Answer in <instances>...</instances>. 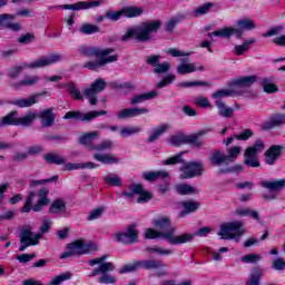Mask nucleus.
I'll list each match as a JSON object with an SVG mask.
<instances>
[{"mask_svg": "<svg viewBox=\"0 0 285 285\" xmlns=\"http://www.w3.org/2000/svg\"><path fill=\"white\" fill-rule=\"evenodd\" d=\"M99 138V132L98 131H91L88 134H85L80 137V144L88 146L95 141V139Z\"/></svg>", "mask_w": 285, "mask_h": 285, "instance_id": "58", "label": "nucleus"}, {"mask_svg": "<svg viewBox=\"0 0 285 285\" xmlns=\"http://www.w3.org/2000/svg\"><path fill=\"white\" fill-rule=\"evenodd\" d=\"M104 3V0L96 1H78L73 4H61V10H90V8H99Z\"/></svg>", "mask_w": 285, "mask_h": 285, "instance_id": "17", "label": "nucleus"}, {"mask_svg": "<svg viewBox=\"0 0 285 285\" xmlns=\"http://www.w3.org/2000/svg\"><path fill=\"white\" fill-rule=\"evenodd\" d=\"M142 14L144 9L140 7H125L119 11H107L105 19H109V21H119L121 17H126L127 19H135V17H141Z\"/></svg>", "mask_w": 285, "mask_h": 285, "instance_id": "11", "label": "nucleus"}, {"mask_svg": "<svg viewBox=\"0 0 285 285\" xmlns=\"http://www.w3.org/2000/svg\"><path fill=\"white\" fill-rule=\"evenodd\" d=\"M233 95H235V88L232 87L229 89H219L217 91H215L212 97L213 99H216V101H222V99H224V97H233Z\"/></svg>", "mask_w": 285, "mask_h": 285, "instance_id": "51", "label": "nucleus"}, {"mask_svg": "<svg viewBox=\"0 0 285 285\" xmlns=\"http://www.w3.org/2000/svg\"><path fill=\"white\" fill-rule=\"evenodd\" d=\"M66 88L69 95H71L73 99H76L77 101H82L83 95L81 94V91L79 90V88L75 82H68L66 85Z\"/></svg>", "mask_w": 285, "mask_h": 285, "instance_id": "46", "label": "nucleus"}, {"mask_svg": "<svg viewBox=\"0 0 285 285\" xmlns=\"http://www.w3.org/2000/svg\"><path fill=\"white\" fill-rule=\"evenodd\" d=\"M39 76H27L24 79L13 85V88H21L22 86H35L36 83H39Z\"/></svg>", "mask_w": 285, "mask_h": 285, "instance_id": "53", "label": "nucleus"}, {"mask_svg": "<svg viewBox=\"0 0 285 285\" xmlns=\"http://www.w3.org/2000/svg\"><path fill=\"white\" fill-rule=\"evenodd\" d=\"M244 233V223L235 220L220 225V230L218 232V235L222 239H235V242H239Z\"/></svg>", "mask_w": 285, "mask_h": 285, "instance_id": "6", "label": "nucleus"}, {"mask_svg": "<svg viewBox=\"0 0 285 285\" xmlns=\"http://www.w3.org/2000/svg\"><path fill=\"white\" fill-rule=\"evenodd\" d=\"M176 193L178 195H199V189L188 184H180L176 186Z\"/></svg>", "mask_w": 285, "mask_h": 285, "instance_id": "42", "label": "nucleus"}, {"mask_svg": "<svg viewBox=\"0 0 285 285\" xmlns=\"http://www.w3.org/2000/svg\"><path fill=\"white\" fill-rule=\"evenodd\" d=\"M157 95H158L157 91H149L147 94L134 96L131 98V106H137V104H144V101L155 99Z\"/></svg>", "mask_w": 285, "mask_h": 285, "instance_id": "40", "label": "nucleus"}, {"mask_svg": "<svg viewBox=\"0 0 285 285\" xmlns=\"http://www.w3.org/2000/svg\"><path fill=\"white\" fill-rule=\"evenodd\" d=\"M179 21H184V16H176L169 19L165 27L166 32H173L175 28H177Z\"/></svg>", "mask_w": 285, "mask_h": 285, "instance_id": "61", "label": "nucleus"}, {"mask_svg": "<svg viewBox=\"0 0 285 285\" xmlns=\"http://www.w3.org/2000/svg\"><path fill=\"white\" fill-rule=\"evenodd\" d=\"M282 150H284V146L273 145L265 153V164L268 166H275V163L282 157Z\"/></svg>", "mask_w": 285, "mask_h": 285, "instance_id": "21", "label": "nucleus"}, {"mask_svg": "<svg viewBox=\"0 0 285 285\" xmlns=\"http://www.w3.org/2000/svg\"><path fill=\"white\" fill-rule=\"evenodd\" d=\"M96 250L95 245L86 244L83 240H76L67 246V250L60 255V259H68L75 255H86Z\"/></svg>", "mask_w": 285, "mask_h": 285, "instance_id": "10", "label": "nucleus"}, {"mask_svg": "<svg viewBox=\"0 0 285 285\" xmlns=\"http://www.w3.org/2000/svg\"><path fill=\"white\" fill-rule=\"evenodd\" d=\"M285 124V115L276 114L274 115L269 121L266 124V128H276L277 126H282Z\"/></svg>", "mask_w": 285, "mask_h": 285, "instance_id": "50", "label": "nucleus"}, {"mask_svg": "<svg viewBox=\"0 0 285 285\" xmlns=\"http://www.w3.org/2000/svg\"><path fill=\"white\" fill-rule=\"evenodd\" d=\"M236 215H239L240 217H252V219L259 222V213L250 208L236 209Z\"/></svg>", "mask_w": 285, "mask_h": 285, "instance_id": "52", "label": "nucleus"}, {"mask_svg": "<svg viewBox=\"0 0 285 285\" xmlns=\"http://www.w3.org/2000/svg\"><path fill=\"white\" fill-rule=\"evenodd\" d=\"M46 95H48V91H42L29 98L13 100L10 104L11 106H17L18 108H30V106H35V104L39 102V97H46Z\"/></svg>", "mask_w": 285, "mask_h": 285, "instance_id": "20", "label": "nucleus"}, {"mask_svg": "<svg viewBox=\"0 0 285 285\" xmlns=\"http://www.w3.org/2000/svg\"><path fill=\"white\" fill-rule=\"evenodd\" d=\"M215 106L218 108V115L225 119H230V117H233L235 114V109L226 106V102H224L222 99L216 100Z\"/></svg>", "mask_w": 285, "mask_h": 285, "instance_id": "30", "label": "nucleus"}, {"mask_svg": "<svg viewBox=\"0 0 285 285\" xmlns=\"http://www.w3.org/2000/svg\"><path fill=\"white\" fill-rule=\"evenodd\" d=\"M233 35H236L237 39H242V31L240 29L233 28V27H225L223 29L216 30L214 32L207 33V37H220L222 39H230Z\"/></svg>", "mask_w": 285, "mask_h": 285, "instance_id": "19", "label": "nucleus"}, {"mask_svg": "<svg viewBox=\"0 0 285 285\" xmlns=\"http://www.w3.org/2000/svg\"><path fill=\"white\" fill-rule=\"evenodd\" d=\"M69 279H72V273L70 272H65L56 277H53L50 281V285H60L63 284V282H68Z\"/></svg>", "mask_w": 285, "mask_h": 285, "instance_id": "56", "label": "nucleus"}, {"mask_svg": "<svg viewBox=\"0 0 285 285\" xmlns=\"http://www.w3.org/2000/svg\"><path fill=\"white\" fill-rule=\"evenodd\" d=\"M108 83L104 78L96 79L90 87L83 89L85 97L89 100L90 106H97V95L106 90Z\"/></svg>", "mask_w": 285, "mask_h": 285, "instance_id": "12", "label": "nucleus"}, {"mask_svg": "<svg viewBox=\"0 0 285 285\" xmlns=\"http://www.w3.org/2000/svg\"><path fill=\"white\" fill-rule=\"evenodd\" d=\"M150 110L146 107L144 108H127L118 111L117 117L118 119H130L132 117H139L141 115H147Z\"/></svg>", "mask_w": 285, "mask_h": 285, "instance_id": "24", "label": "nucleus"}, {"mask_svg": "<svg viewBox=\"0 0 285 285\" xmlns=\"http://www.w3.org/2000/svg\"><path fill=\"white\" fill-rule=\"evenodd\" d=\"M14 14L2 13L0 14V27L7 28L8 30H12V32H19L21 30V23L12 22L14 21Z\"/></svg>", "mask_w": 285, "mask_h": 285, "instance_id": "22", "label": "nucleus"}, {"mask_svg": "<svg viewBox=\"0 0 285 285\" xmlns=\"http://www.w3.org/2000/svg\"><path fill=\"white\" fill-rule=\"evenodd\" d=\"M263 188H267L269 193H279V190H284L285 188V179L281 178L278 180H265L261 183Z\"/></svg>", "mask_w": 285, "mask_h": 285, "instance_id": "26", "label": "nucleus"}, {"mask_svg": "<svg viewBox=\"0 0 285 285\" xmlns=\"http://www.w3.org/2000/svg\"><path fill=\"white\" fill-rule=\"evenodd\" d=\"M197 70H204V66L197 68L195 63H181L177 67L178 75H190V72H197Z\"/></svg>", "mask_w": 285, "mask_h": 285, "instance_id": "39", "label": "nucleus"}, {"mask_svg": "<svg viewBox=\"0 0 285 285\" xmlns=\"http://www.w3.org/2000/svg\"><path fill=\"white\" fill-rule=\"evenodd\" d=\"M49 190L46 188H42L38 191V202L36 205L32 206V202H35V197H37V193L31 191L29 196L26 199L24 206L21 209V213H30L33 210L35 213H39L40 210H43V206H48L50 204V199L48 198Z\"/></svg>", "mask_w": 285, "mask_h": 285, "instance_id": "5", "label": "nucleus"}, {"mask_svg": "<svg viewBox=\"0 0 285 285\" xmlns=\"http://www.w3.org/2000/svg\"><path fill=\"white\" fill-rule=\"evenodd\" d=\"M170 125L168 124H164L158 126L157 128L151 130V135L148 138V142L153 144V141H157V139H159V137H161V135H164V132H168V130H170Z\"/></svg>", "mask_w": 285, "mask_h": 285, "instance_id": "34", "label": "nucleus"}, {"mask_svg": "<svg viewBox=\"0 0 285 285\" xmlns=\"http://www.w3.org/2000/svg\"><path fill=\"white\" fill-rule=\"evenodd\" d=\"M242 154V147L235 146L227 149V155L219 149H214L209 157L210 166H228Z\"/></svg>", "mask_w": 285, "mask_h": 285, "instance_id": "4", "label": "nucleus"}, {"mask_svg": "<svg viewBox=\"0 0 285 285\" xmlns=\"http://www.w3.org/2000/svg\"><path fill=\"white\" fill-rule=\"evenodd\" d=\"M94 159L106 165L119 164V158L115 154H95Z\"/></svg>", "mask_w": 285, "mask_h": 285, "instance_id": "32", "label": "nucleus"}, {"mask_svg": "<svg viewBox=\"0 0 285 285\" xmlns=\"http://www.w3.org/2000/svg\"><path fill=\"white\" fill-rule=\"evenodd\" d=\"M43 128H50L55 124V114L52 109H46L39 115Z\"/></svg>", "mask_w": 285, "mask_h": 285, "instance_id": "33", "label": "nucleus"}, {"mask_svg": "<svg viewBox=\"0 0 285 285\" xmlns=\"http://www.w3.org/2000/svg\"><path fill=\"white\" fill-rule=\"evenodd\" d=\"M257 81V76H240L229 82V87L234 88H250Z\"/></svg>", "mask_w": 285, "mask_h": 285, "instance_id": "23", "label": "nucleus"}, {"mask_svg": "<svg viewBox=\"0 0 285 285\" xmlns=\"http://www.w3.org/2000/svg\"><path fill=\"white\" fill-rule=\"evenodd\" d=\"M0 126H19V112L11 111L0 119Z\"/></svg>", "mask_w": 285, "mask_h": 285, "instance_id": "37", "label": "nucleus"}, {"mask_svg": "<svg viewBox=\"0 0 285 285\" xmlns=\"http://www.w3.org/2000/svg\"><path fill=\"white\" fill-rule=\"evenodd\" d=\"M86 168H89L90 170H92L95 168H99V165L92 161H88V163H78V164L69 163L63 166V170H81Z\"/></svg>", "mask_w": 285, "mask_h": 285, "instance_id": "31", "label": "nucleus"}, {"mask_svg": "<svg viewBox=\"0 0 285 285\" xmlns=\"http://www.w3.org/2000/svg\"><path fill=\"white\" fill-rule=\"evenodd\" d=\"M266 146L263 140H256L255 144L250 147H247L244 153V164L245 166H249V168H259V160L257 155L259 153H264Z\"/></svg>", "mask_w": 285, "mask_h": 285, "instance_id": "9", "label": "nucleus"}, {"mask_svg": "<svg viewBox=\"0 0 285 285\" xmlns=\"http://www.w3.org/2000/svg\"><path fill=\"white\" fill-rule=\"evenodd\" d=\"M114 147H115V142H112V140H110V139H106V140H102L98 145L90 146L89 149L101 153L104 150H112Z\"/></svg>", "mask_w": 285, "mask_h": 285, "instance_id": "49", "label": "nucleus"}, {"mask_svg": "<svg viewBox=\"0 0 285 285\" xmlns=\"http://www.w3.org/2000/svg\"><path fill=\"white\" fill-rule=\"evenodd\" d=\"M208 132H210V129H202L194 135H189V136L187 135L186 141H187V144H190L191 146H195L196 148H202V146H204V142H202V140H199V138L208 135Z\"/></svg>", "mask_w": 285, "mask_h": 285, "instance_id": "28", "label": "nucleus"}, {"mask_svg": "<svg viewBox=\"0 0 285 285\" xmlns=\"http://www.w3.org/2000/svg\"><path fill=\"white\" fill-rule=\"evenodd\" d=\"M139 233L135 226H129L125 232H118L114 235L116 242L120 244H135L137 242Z\"/></svg>", "mask_w": 285, "mask_h": 285, "instance_id": "16", "label": "nucleus"}, {"mask_svg": "<svg viewBox=\"0 0 285 285\" xmlns=\"http://www.w3.org/2000/svg\"><path fill=\"white\" fill-rule=\"evenodd\" d=\"M139 132H141V128L139 127H124L120 129L121 137H130Z\"/></svg>", "mask_w": 285, "mask_h": 285, "instance_id": "63", "label": "nucleus"}, {"mask_svg": "<svg viewBox=\"0 0 285 285\" xmlns=\"http://www.w3.org/2000/svg\"><path fill=\"white\" fill-rule=\"evenodd\" d=\"M153 225L156 228H159V230H167V232H159L157 229H151V230H155L156 233H168V230H170L171 228H175V227H170L171 226L170 218L166 216L154 219Z\"/></svg>", "mask_w": 285, "mask_h": 285, "instance_id": "29", "label": "nucleus"}, {"mask_svg": "<svg viewBox=\"0 0 285 285\" xmlns=\"http://www.w3.org/2000/svg\"><path fill=\"white\" fill-rule=\"evenodd\" d=\"M80 32L82 35H95L96 32H99V27H97L96 24L85 23L81 26Z\"/></svg>", "mask_w": 285, "mask_h": 285, "instance_id": "64", "label": "nucleus"}, {"mask_svg": "<svg viewBox=\"0 0 285 285\" xmlns=\"http://www.w3.org/2000/svg\"><path fill=\"white\" fill-rule=\"evenodd\" d=\"M169 144L171 146H184V144H187V135L185 134H177L170 137Z\"/></svg>", "mask_w": 285, "mask_h": 285, "instance_id": "60", "label": "nucleus"}, {"mask_svg": "<svg viewBox=\"0 0 285 285\" xmlns=\"http://www.w3.org/2000/svg\"><path fill=\"white\" fill-rule=\"evenodd\" d=\"M237 30H255L257 28V24L252 19L245 18L237 21ZM244 35V31L242 32Z\"/></svg>", "mask_w": 285, "mask_h": 285, "instance_id": "47", "label": "nucleus"}, {"mask_svg": "<svg viewBox=\"0 0 285 285\" xmlns=\"http://www.w3.org/2000/svg\"><path fill=\"white\" fill-rule=\"evenodd\" d=\"M144 179L146 181H157V179H168V171L159 170V171H148L142 174Z\"/></svg>", "mask_w": 285, "mask_h": 285, "instance_id": "38", "label": "nucleus"}, {"mask_svg": "<svg viewBox=\"0 0 285 285\" xmlns=\"http://www.w3.org/2000/svg\"><path fill=\"white\" fill-rule=\"evenodd\" d=\"M49 213L58 215L60 213H66V202L63 199H56L49 207Z\"/></svg>", "mask_w": 285, "mask_h": 285, "instance_id": "44", "label": "nucleus"}, {"mask_svg": "<svg viewBox=\"0 0 285 285\" xmlns=\"http://www.w3.org/2000/svg\"><path fill=\"white\" fill-rule=\"evenodd\" d=\"M33 228L31 225H23L20 228L19 239H20V246L19 250L20 253H23L26 248H30V246H39V239H41V234L33 233Z\"/></svg>", "mask_w": 285, "mask_h": 285, "instance_id": "7", "label": "nucleus"}, {"mask_svg": "<svg viewBox=\"0 0 285 285\" xmlns=\"http://www.w3.org/2000/svg\"><path fill=\"white\" fill-rule=\"evenodd\" d=\"M78 51L80 52V55H83L85 57H92V55H95L96 57H108V55H112V52H115V49H98L95 47L81 46L79 47Z\"/></svg>", "mask_w": 285, "mask_h": 285, "instance_id": "18", "label": "nucleus"}, {"mask_svg": "<svg viewBox=\"0 0 285 285\" xmlns=\"http://www.w3.org/2000/svg\"><path fill=\"white\" fill-rule=\"evenodd\" d=\"M213 8H215V3L206 2L205 4L198 7L194 10V17H202L204 14H208V12H210V10H213Z\"/></svg>", "mask_w": 285, "mask_h": 285, "instance_id": "54", "label": "nucleus"}, {"mask_svg": "<svg viewBox=\"0 0 285 285\" xmlns=\"http://www.w3.org/2000/svg\"><path fill=\"white\" fill-rule=\"evenodd\" d=\"M178 206L184 208V210L179 213V217H185L190 215V213H195L199 208L200 204L195 200H186L178 203Z\"/></svg>", "mask_w": 285, "mask_h": 285, "instance_id": "27", "label": "nucleus"}, {"mask_svg": "<svg viewBox=\"0 0 285 285\" xmlns=\"http://www.w3.org/2000/svg\"><path fill=\"white\" fill-rule=\"evenodd\" d=\"M170 125L168 124H164L158 126L157 128L151 130V135L148 138V142L153 144V141H157V139H159V137H161V135H164V132H168V130H170Z\"/></svg>", "mask_w": 285, "mask_h": 285, "instance_id": "36", "label": "nucleus"}, {"mask_svg": "<svg viewBox=\"0 0 285 285\" xmlns=\"http://www.w3.org/2000/svg\"><path fill=\"white\" fill-rule=\"evenodd\" d=\"M252 43H255L254 38H250L249 40H246L245 42H243V45L236 46L234 48V51L239 57V56L244 55V52H248V50H250Z\"/></svg>", "mask_w": 285, "mask_h": 285, "instance_id": "55", "label": "nucleus"}, {"mask_svg": "<svg viewBox=\"0 0 285 285\" xmlns=\"http://www.w3.org/2000/svg\"><path fill=\"white\" fill-rule=\"evenodd\" d=\"M104 115H108V111L100 110V111H89V112H81V111H68L63 119H76L77 121H92V119H97V117H101Z\"/></svg>", "mask_w": 285, "mask_h": 285, "instance_id": "13", "label": "nucleus"}, {"mask_svg": "<svg viewBox=\"0 0 285 285\" xmlns=\"http://www.w3.org/2000/svg\"><path fill=\"white\" fill-rule=\"evenodd\" d=\"M176 233L177 228H171L167 233H159L148 228L145 232V239H165L171 246H179L181 244H190V242L195 239L196 235L199 237H206L208 233H210V228L203 227L198 229L196 234L184 233L175 235Z\"/></svg>", "mask_w": 285, "mask_h": 285, "instance_id": "1", "label": "nucleus"}, {"mask_svg": "<svg viewBox=\"0 0 285 285\" xmlns=\"http://www.w3.org/2000/svg\"><path fill=\"white\" fill-rule=\"evenodd\" d=\"M261 83L263 86L264 92H267L268 95H272L273 92H277L279 88L276 87L275 83H273L272 78H262Z\"/></svg>", "mask_w": 285, "mask_h": 285, "instance_id": "45", "label": "nucleus"}, {"mask_svg": "<svg viewBox=\"0 0 285 285\" xmlns=\"http://www.w3.org/2000/svg\"><path fill=\"white\" fill-rule=\"evenodd\" d=\"M160 28L161 21L159 20L141 22L138 26L127 29L120 40L125 43L126 41H130V39H135L136 41H150V35L158 32Z\"/></svg>", "mask_w": 285, "mask_h": 285, "instance_id": "2", "label": "nucleus"}, {"mask_svg": "<svg viewBox=\"0 0 285 285\" xmlns=\"http://www.w3.org/2000/svg\"><path fill=\"white\" fill-rule=\"evenodd\" d=\"M45 161L47 164H56V166H63L66 164V158L59 154L49 153L43 156Z\"/></svg>", "mask_w": 285, "mask_h": 285, "instance_id": "43", "label": "nucleus"}, {"mask_svg": "<svg viewBox=\"0 0 285 285\" xmlns=\"http://www.w3.org/2000/svg\"><path fill=\"white\" fill-rule=\"evenodd\" d=\"M129 188L131 191H122L120 197H128V199H132L135 195H139L138 204L150 202L153 199V194L150 191H146L141 185H131Z\"/></svg>", "mask_w": 285, "mask_h": 285, "instance_id": "14", "label": "nucleus"}, {"mask_svg": "<svg viewBox=\"0 0 285 285\" xmlns=\"http://www.w3.org/2000/svg\"><path fill=\"white\" fill-rule=\"evenodd\" d=\"M244 264H257L262 262V256L259 254H247L240 258Z\"/></svg>", "mask_w": 285, "mask_h": 285, "instance_id": "62", "label": "nucleus"}, {"mask_svg": "<svg viewBox=\"0 0 285 285\" xmlns=\"http://www.w3.org/2000/svg\"><path fill=\"white\" fill-rule=\"evenodd\" d=\"M115 269V264L111 262H105L104 264H100L98 267H96L89 277H97V275H101L98 277V284H117V276L108 274L112 273Z\"/></svg>", "mask_w": 285, "mask_h": 285, "instance_id": "8", "label": "nucleus"}, {"mask_svg": "<svg viewBox=\"0 0 285 285\" xmlns=\"http://www.w3.org/2000/svg\"><path fill=\"white\" fill-rule=\"evenodd\" d=\"M146 253H155L156 255H160L161 257L173 255V249H166L159 246H154V247H146Z\"/></svg>", "mask_w": 285, "mask_h": 285, "instance_id": "57", "label": "nucleus"}, {"mask_svg": "<svg viewBox=\"0 0 285 285\" xmlns=\"http://www.w3.org/2000/svg\"><path fill=\"white\" fill-rule=\"evenodd\" d=\"M59 61H63V55L61 53L42 56L29 65L12 67L11 69H9V77L11 79H17V77H19L20 72H22L24 68H31V70H37L39 68L55 66V63H59Z\"/></svg>", "mask_w": 285, "mask_h": 285, "instance_id": "3", "label": "nucleus"}, {"mask_svg": "<svg viewBox=\"0 0 285 285\" xmlns=\"http://www.w3.org/2000/svg\"><path fill=\"white\" fill-rule=\"evenodd\" d=\"M140 268L145 271H160V268H166V263L161 259H144L138 261Z\"/></svg>", "mask_w": 285, "mask_h": 285, "instance_id": "25", "label": "nucleus"}, {"mask_svg": "<svg viewBox=\"0 0 285 285\" xmlns=\"http://www.w3.org/2000/svg\"><path fill=\"white\" fill-rule=\"evenodd\" d=\"M170 125L168 124H164L158 126L157 128L151 130V135L148 138V142L153 144V141H157V139H159V137H161V135H164V132H168V130H170Z\"/></svg>", "mask_w": 285, "mask_h": 285, "instance_id": "35", "label": "nucleus"}, {"mask_svg": "<svg viewBox=\"0 0 285 285\" xmlns=\"http://www.w3.org/2000/svg\"><path fill=\"white\" fill-rule=\"evenodd\" d=\"M204 170V165L200 163H186L180 168V177L181 179H193V177H197V175H202Z\"/></svg>", "mask_w": 285, "mask_h": 285, "instance_id": "15", "label": "nucleus"}, {"mask_svg": "<svg viewBox=\"0 0 285 285\" xmlns=\"http://www.w3.org/2000/svg\"><path fill=\"white\" fill-rule=\"evenodd\" d=\"M37 119V114L35 111H29L22 117H18V126H32V122Z\"/></svg>", "mask_w": 285, "mask_h": 285, "instance_id": "48", "label": "nucleus"}, {"mask_svg": "<svg viewBox=\"0 0 285 285\" xmlns=\"http://www.w3.org/2000/svg\"><path fill=\"white\" fill-rule=\"evenodd\" d=\"M264 271L259 267H254L249 275V278L245 282V285H259Z\"/></svg>", "mask_w": 285, "mask_h": 285, "instance_id": "41", "label": "nucleus"}, {"mask_svg": "<svg viewBox=\"0 0 285 285\" xmlns=\"http://www.w3.org/2000/svg\"><path fill=\"white\" fill-rule=\"evenodd\" d=\"M104 181L108 184V186H124V183H121V178L117 174L105 176Z\"/></svg>", "mask_w": 285, "mask_h": 285, "instance_id": "59", "label": "nucleus"}]
</instances>
